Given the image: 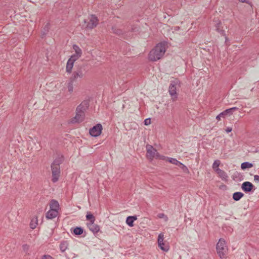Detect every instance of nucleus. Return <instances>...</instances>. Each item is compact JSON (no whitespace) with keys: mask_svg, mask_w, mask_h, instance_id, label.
<instances>
[{"mask_svg":"<svg viewBox=\"0 0 259 259\" xmlns=\"http://www.w3.org/2000/svg\"><path fill=\"white\" fill-rule=\"evenodd\" d=\"M166 51L164 43H159L149 53L148 58L151 61H156L160 59Z\"/></svg>","mask_w":259,"mask_h":259,"instance_id":"f257e3e1","label":"nucleus"},{"mask_svg":"<svg viewBox=\"0 0 259 259\" xmlns=\"http://www.w3.org/2000/svg\"><path fill=\"white\" fill-rule=\"evenodd\" d=\"M64 160L63 156H59L51 164V167L52 173V181L53 183L57 182L59 178L60 175V165L63 162Z\"/></svg>","mask_w":259,"mask_h":259,"instance_id":"f03ea898","label":"nucleus"},{"mask_svg":"<svg viewBox=\"0 0 259 259\" xmlns=\"http://www.w3.org/2000/svg\"><path fill=\"white\" fill-rule=\"evenodd\" d=\"M216 249L217 253L221 258L226 259L227 258L228 249L224 239H219L217 244Z\"/></svg>","mask_w":259,"mask_h":259,"instance_id":"7ed1b4c3","label":"nucleus"},{"mask_svg":"<svg viewBox=\"0 0 259 259\" xmlns=\"http://www.w3.org/2000/svg\"><path fill=\"white\" fill-rule=\"evenodd\" d=\"M181 82L178 78H175L170 81L168 88V93L171 97L173 101L177 100L178 98V94L177 93V89L180 87Z\"/></svg>","mask_w":259,"mask_h":259,"instance_id":"20e7f679","label":"nucleus"},{"mask_svg":"<svg viewBox=\"0 0 259 259\" xmlns=\"http://www.w3.org/2000/svg\"><path fill=\"white\" fill-rule=\"evenodd\" d=\"M98 19L95 15H91L87 19H84L82 27L85 29H92L96 27L98 24Z\"/></svg>","mask_w":259,"mask_h":259,"instance_id":"39448f33","label":"nucleus"},{"mask_svg":"<svg viewBox=\"0 0 259 259\" xmlns=\"http://www.w3.org/2000/svg\"><path fill=\"white\" fill-rule=\"evenodd\" d=\"M85 73V70L84 66H79L77 68L76 70L73 72L70 78H71L72 80L76 81L78 78H82L84 76Z\"/></svg>","mask_w":259,"mask_h":259,"instance_id":"423d86ee","label":"nucleus"},{"mask_svg":"<svg viewBox=\"0 0 259 259\" xmlns=\"http://www.w3.org/2000/svg\"><path fill=\"white\" fill-rule=\"evenodd\" d=\"M102 129V125L98 123L90 130V134L92 137H98L101 134Z\"/></svg>","mask_w":259,"mask_h":259,"instance_id":"0eeeda50","label":"nucleus"},{"mask_svg":"<svg viewBox=\"0 0 259 259\" xmlns=\"http://www.w3.org/2000/svg\"><path fill=\"white\" fill-rule=\"evenodd\" d=\"M147 157L149 160H152L155 157V154L157 153V150L153 148V147L150 145H147L146 147Z\"/></svg>","mask_w":259,"mask_h":259,"instance_id":"6e6552de","label":"nucleus"},{"mask_svg":"<svg viewBox=\"0 0 259 259\" xmlns=\"http://www.w3.org/2000/svg\"><path fill=\"white\" fill-rule=\"evenodd\" d=\"M84 113L76 110V115L74 118H72L71 122L72 123L81 122L84 120Z\"/></svg>","mask_w":259,"mask_h":259,"instance_id":"1a4fd4ad","label":"nucleus"},{"mask_svg":"<svg viewBox=\"0 0 259 259\" xmlns=\"http://www.w3.org/2000/svg\"><path fill=\"white\" fill-rule=\"evenodd\" d=\"M254 187L253 185L249 182H244L242 184L241 189L245 193H249L252 191Z\"/></svg>","mask_w":259,"mask_h":259,"instance_id":"9d476101","label":"nucleus"},{"mask_svg":"<svg viewBox=\"0 0 259 259\" xmlns=\"http://www.w3.org/2000/svg\"><path fill=\"white\" fill-rule=\"evenodd\" d=\"M87 225L89 230L94 234L97 233L100 231L99 226L95 224L94 223H88Z\"/></svg>","mask_w":259,"mask_h":259,"instance_id":"9b49d317","label":"nucleus"},{"mask_svg":"<svg viewBox=\"0 0 259 259\" xmlns=\"http://www.w3.org/2000/svg\"><path fill=\"white\" fill-rule=\"evenodd\" d=\"M88 102L87 101H83L77 107L76 110L80 112H83V113H84V111L88 108Z\"/></svg>","mask_w":259,"mask_h":259,"instance_id":"f8f14e48","label":"nucleus"},{"mask_svg":"<svg viewBox=\"0 0 259 259\" xmlns=\"http://www.w3.org/2000/svg\"><path fill=\"white\" fill-rule=\"evenodd\" d=\"M58 211L50 209L46 213V218L48 219H52L58 215Z\"/></svg>","mask_w":259,"mask_h":259,"instance_id":"ddd939ff","label":"nucleus"},{"mask_svg":"<svg viewBox=\"0 0 259 259\" xmlns=\"http://www.w3.org/2000/svg\"><path fill=\"white\" fill-rule=\"evenodd\" d=\"M50 209L52 208L54 210L58 211L59 208V204L58 202L55 199L51 200L50 202Z\"/></svg>","mask_w":259,"mask_h":259,"instance_id":"4468645a","label":"nucleus"},{"mask_svg":"<svg viewBox=\"0 0 259 259\" xmlns=\"http://www.w3.org/2000/svg\"><path fill=\"white\" fill-rule=\"evenodd\" d=\"M137 219V216H128L126 218V223L128 226L132 227L134 226V222Z\"/></svg>","mask_w":259,"mask_h":259,"instance_id":"2eb2a0df","label":"nucleus"},{"mask_svg":"<svg viewBox=\"0 0 259 259\" xmlns=\"http://www.w3.org/2000/svg\"><path fill=\"white\" fill-rule=\"evenodd\" d=\"M215 172L223 180H226L228 178L227 173L222 169H217Z\"/></svg>","mask_w":259,"mask_h":259,"instance_id":"dca6fc26","label":"nucleus"},{"mask_svg":"<svg viewBox=\"0 0 259 259\" xmlns=\"http://www.w3.org/2000/svg\"><path fill=\"white\" fill-rule=\"evenodd\" d=\"M244 194L240 192H236L233 194V199L234 200L237 201H239L243 196Z\"/></svg>","mask_w":259,"mask_h":259,"instance_id":"f3484780","label":"nucleus"},{"mask_svg":"<svg viewBox=\"0 0 259 259\" xmlns=\"http://www.w3.org/2000/svg\"><path fill=\"white\" fill-rule=\"evenodd\" d=\"M74 62L68 59L66 64V72L70 73H71L72 68L73 67Z\"/></svg>","mask_w":259,"mask_h":259,"instance_id":"a211bd4d","label":"nucleus"},{"mask_svg":"<svg viewBox=\"0 0 259 259\" xmlns=\"http://www.w3.org/2000/svg\"><path fill=\"white\" fill-rule=\"evenodd\" d=\"M75 81L74 80H72L71 78H70L69 80L67 83V89L68 91L70 94H71L73 91V82Z\"/></svg>","mask_w":259,"mask_h":259,"instance_id":"6ab92c4d","label":"nucleus"},{"mask_svg":"<svg viewBox=\"0 0 259 259\" xmlns=\"http://www.w3.org/2000/svg\"><path fill=\"white\" fill-rule=\"evenodd\" d=\"M83 232V229L81 227H76L73 230V234L75 235H80Z\"/></svg>","mask_w":259,"mask_h":259,"instance_id":"aec40b11","label":"nucleus"},{"mask_svg":"<svg viewBox=\"0 0 259 259\" xmlns=\"http://www.w3.org/2000/svg\"><path fill=\"white\" fill-rule=\"evenodd\" d=\"M68 242L65 241H63L61 242L60 244V249L61 252H64L67 248Z\"/></svg>","mask_w":259,"mask_h":259,"instance_id":"412c9836","label":"nucleus"},{"mask_svg":"<svg viewBox=\"0 0 259 259\" xmlns=\"http://www.w3.org/2000/svg\"><path fill=\"white\" fill-rule=\"evenodd\" d=\"M37 225V217H36L31 220V222L30 223V227L31 229H34L36 228Z\"/></svg>","mask_w":259,"mask_h":259,"instance_id":"4be33fe9","label":"nucleus"},{"mask_svg":"<svg viewBox=\"0 0 259 259\" xmlns=\"http://www.w3.org/2000/svg\"><path fill=\"white\" fill-rule=\"evenodd\" d=\"M86 219L87 220L90 221V222L89 223H93L95 221V217L90 212H87L86 215Z\"/></svg>","mask_w":259,"mask_h":259,"instance_id":"5701e85b","label":"nucleus"},{"mask_svg":"<svg viewBox=\"0 0 259 259\" xmlns=\"http://www.w3.org/2000/svg\"><path fill=\"white\" fill-rule=\"evenodd\" d=\"M253 166V164L249 162H244L241 163V168L242 169L250 168Z\"/></svg>","mask_w":259,"mask_h":259,"instance_id":"b1692460","label":"nucleus"},{"mask_svg":"<svg viewBox=\"0 0 259 259\" xmlns=\"http://www.w3.org/2000/svg\"><path fill=\"white\" fill-rule=\"evenodd\" d=\"M232 114L229 110L227 109L220 113V116H222V118H225L227 116H230Z\"/></svg>","mask_w":259,"mask_h":259,"instance_id":"393cba45","label":"nucleus"},{"mask_svg":"<svg viewBox=\"0 0 259 259\" xmlns=\"http://www.w3.org/2000/svg\"><path fill=\"white\" fill-rule=\"evenodd\" d=\"M73 49H74V50L75 52V54L77 55L80 56H81L82 51H81V50L79 48V47L78 46H77L76 45H73Z\"/></svg>","mask_w":259,"mask_h":259,"instance_id":"a878e982","label":"nucleus"},{"mask_svg":"<svg viewBox=\"0 0 259 259\" xmlns=\"http://www.w3.org/2000/svg\"><path fill=\"white\" fill-rule=\"evenodd\" d=\"M220 163H221V161L219 159H217V160H215L214 161V162L212 164V167L215 171H217V169H220L219 168V166Z\"/></svg>","mask_w":259,"mask_h":259,"instance_id":"bb28decb","label":"nucleus"},{"mask_svg":"<svg viewBox=\"0 0 259 259\" xmlns=\"http://www.w3.org/2000/svg\"><path fill=\"white\" fill-rule=\"evenodd\" d=\"M166 159L169 162L172 163L177 166L179 165V164H180V162L179 161L177 160L176 159L173 158H169V157H166Z\"/></svg>","mask_w":259,"mask_h":259,"instance_id":"cd10ccee","label":"nucleus"},{"mask_svg":"<svg viewBox=\"0 0 259 259\" xmlns=\"http://www.w3.org/2000/svg\"><path fill=\"white\" fill-rule=\"evenodd\" d=\"M178 166H179L181 168V169L183 171V172H184L185 173H186V174L189 173V170L188 168H187V167L186 165H185L184 164L181 163V162H180V164H179V165Z\"/></svg>","mask_w":259,"mask_h":259,"instance_id":"c85d7f7f","label":"nucleus"},{"mask_svg":"<svg viewBox=\"0 0 259 259\" xmlns=\"http://www.w3.org/2000/svg\"><path fill=\"white\" fill-rule=\"evenodd\" d=\"M157 242L158 245H162L163 242H164L163 234L160 233V234H159Z\"/></svg>","mask_w":259,"mask_h":259,"instance_id":"c756f323","label":"nucleus"},{"mask_svg":"<svg viewBox=\"0 0 259 259\" xmlns=\"http://www.w3.org/2000/svg\"><path fill=\"white\" fill-rule=\"evenodd\" d=\"M157 216L159 219H163L165 222H167L168 220V217L163 213H159Z\"/></svg>","mask_w":259,"mask_h":259,"instance_id":"7c9ffc66","label":"nucleus"},{"mask_svg":"<svg viewBox=\"0 0 259 259\" xmlns=\"http://www.w3.org/2000/svg\"><path fill=\"white\" fill-rule=\"evenodd\" d=\"M158 246L161 250L164 251H167L169 249L168 246L165 245L164 242H163L162 245H158Z\"/></svg>","mask_w":259,"mask_h":259,"instance_id":"2f4dec72","label":"nucleus"},{"mask_svg":"<svg viewBox=\"0 0 259 259\" xmlns=\"http://www.w3.org/2000/svg\"><path fill=\"white\" fill-rule=\"evenodd\" d=\"M112 30L113 31V32L114 33H115L117 35H120L121 34H122V31L121 30L119 29H117L116 28V27H113L112 28Z\"/></svg>","mask_w":259,"mask_h":259,"instance_id":"473e14b6","label":"nucleus"},{"mask_svg":"<svg viewBox=\"0 0 259 259\" xmlns=\"http://www.w3.org/2000/svg\"><path fill=\"white\" fill-rule=\"evenodd\" d=\"M80 57V56H78L77 55L73 54L71 56L70 58L69 59L74 63V62L76 60H77Z\"/></svg>","mask_w":259,"mask_h":259,"instance_id":"72a5a7b5","label":"nucleus"},{"mask_svg":"<svg viewBox=\"0 0 259 259\" xmlns=\"http://www.w3.org/2000/svg\"><path fill=\"white\" fill-rule=\"evenodd\" d=\"M44 31L42 32L41 34V37L42 38L44 36H45L47 33L49 31V24H47L45 27L44 28Z\"/></svg>","mask_w":259,"mask_h":259,"instance_id":"f704fd0d","label":"nucleus"},{"mask_svg":"<svg viewBox=\"0 0 259 259\" xmlns=\"http://www.w3.org/2000/svg\"><path fill=\"white\" fill-rule=\"evenodd\" d=\"M154 157H156V158H158L160 159H162V160L166 159V157L161 155L157 151V153L155 154Z\"/></svg>","mask_w":259,"mask_h":259,"instance_id":"c9c22d12","label":"nucleus"},{"mask_svg":"<svg viewBox=\"0 0 259 259\" xmlns=\"http://www.w3.org/2000/svg\"><path fill=\"white\" fill-rule=\"evenodd\" d=\"M41 259H54V258L50 255H44L42 256Z\"/></svg>","mask_w":259,"mask_h":259,"instance_id":"e433bc0d","label":"nucleus"},{"mask_svg":"<svg viewBox=\"0 0 259 259\" xmlns=\"http://www.w3.org/2000/svg\"><path fill=\"white\" fill-rule=\"evenodd\" d=\"M23 249L25 252H27L29 249V246L27 244H24L23 245Z\"/></svg>","mask_w":259,"mask_h":259,"instance_id":"4c0bfd02","label":"nucleus"},{"mask_svg":"<svg viewBox=\"0 0 259 259\" xmlns=\"http://www.w3.org/2000/svg\"><path fill=\"white\" fill-rule=\"evenodd\" d=\"M229 110H230L231 114H232L234 111H237L238 110V108H237L236 107H234L229 108Z\"/></svg>","mask_w":259,"mask_h":259,"instance_id":"58836bf2","label":"nucleus"},{"mask_svg":"<svg viewBox=\"0 0 259 259\" xmlns=\"http://www.w3.org/2000/svg\"><path fill=\"white\" fill-rule=\"evenodd\" d=\"M150 123H151V120H150V118H147V119H145V120H144L145 125H148L150 124Z\"/></svg>","mask_w":259,"mask_h":259,"instance_id":"ea45409f","label":"nucleus"},{"mask_svg":"<svg viewBox=\"0 0 259 259\" xmlns=\"http://www.w3.org/2000/svg\"><path fill=\"white\" fill-rule=\"evenodd\" d=\"M222 35L223 36H226V34H225V32L224 30H222L220 31V32ZM225 39H226V41L227 40L228 38L226 36H225Z\"/></svg>","mask_w":259,"mask_h":259,"instance_id":"a19ab883","label":"nucleus"},{"mask_svg":"<svg viewBox=\"0 0 259 259\" xmlns=\"http://www.w3.org/2000/svg\"><path fill=\"white\" fill-rule=\"evenodd\" d=\"M220 24V22L218 23L217 24V26H216V31H218V32H220V31L221 30L220 28H219V25Z\"/></svg>","mask_w":259,"mask_h":259,"instance_id":"79ce46f5","label":"nucleus"},{"mask_svg":"<svg viewBox=\"0 0 259 259\" xmlns=\"http://www.w3.org/2000/svg\"><path fill=\"white\" fill-rule=\"evenodd\" d=\"M254 180L255 181V182H259V176L258 175H255L254 176Z\"/></svg>","mask_w":259,"mask_h":259,"instance_id":"37998d69","label":"nucleus"},{"mask_svg":"<svg viewBox=\"0 0 259 259\" xmlns=\"http://www.w3.org/2000/svg\"><path fill=\"white\" fill-rule=\"evenodd\" d=\"M232 129L231 127H228L226 129V132L227 133H229L230 132H231L232 131Z\"/></svg>","mask_w":259,"mask_h":259,"instance_id":"c03bdc74","label":"nucleus"},{"mask_svg":"<svg viewBox=\"0 0 259 259\" xmlns=\"http://www.w3.org/2000/svg\"><path fill=\"white\" fill-rule=\"evenodd\" d=\"M221 117H222V116H220V113L217 116L216 119L218 120H220Z\"/></svg>","mask_w":259,"mask_h":259,"instance_id":"a18cd8bd","label":"nucleus"},{"mask_svg":"<svg viewBox=\"0 0 259 259\" xmlns=\"http://www.w3.org/2000/svg\"><path fill=\"white\" fill-rule=\"evenodd\" d=\"M239 1L241 3H247L246 0H239Z\"/></svg>","mask_w":259,"mask_h":259,"instance_id":"49530a36","label":"nucleus"}]
</instances>
